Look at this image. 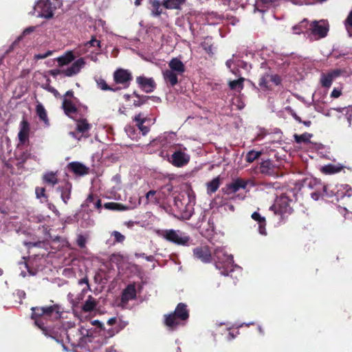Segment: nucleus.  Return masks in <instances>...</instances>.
<instances>
[{"label":"nucleus","instance_id":"45","mask_svg":"<svg viewBox=\"0 0 352 352\" xmlns=\"http://www.w3.org/2000/svg\"><path fill=\"white\" fill-rule=\"evenodd\" d=\"M43 180L45 183L54 186L58 182V179L55 173L51 172L44 175Z\"/></svg>","mask_w":352,"mask_h":352},{"label":"nucleus","instance_id":"64","mask_svg":"<svg viewBox=\"0 0 352 352\" xmlns=\"http://www.w3.org/2000/svg\"><path fill=\"white\" fill-rule=\"evenodd\" d=\"M36 194L38 198L45 197V188H36Z\"/></svg>","mask_w":352,"mask_h":352},{"label":"nucleus","instance_id":"47","mask_svg":"<svg viewBox=\"0 0 352 352\" xmlns=\"http://www.w3.org/2000/svg\"><path fill=\"white\" fill-rule=\"evenodd\" d=\"M185 197H188V192L185 194H181L178 196L175 197L174 203L175 206L177 208V210L179 211L181 209H182V207L184 206V198Z\"/></svg>","mask_w":352,"mask_h":352},{"label":"nucleus","instance_id":"5","mask_svg":"<svg viewBox=\"0 0 352 352\" xmlns=\"http://www.w3.org/2000/svg\"><path fill=\"white\" fill-rule=\"evenodd\" d=\"M323 191L326 197H335L337 201L345 197H350L352 195V189L347 184H329L323 186Z\"/></svg>","mask_w":352,"mask_h":352},{"label":"nucleus","instance_id":"46","mask_svg":"<svg viewBox=\"0 0 352 352\" xmlns=\"http://www.w3.org/2000/svg\"><path fill=\"white\" fill-rule=\"evenodd\" d=\"M341 170L340 166L333 164H328L322 167V171L326 174H333L338 173Z\"/></svg>","mask_w":352,"mask_h":352},{"label":"nucleus","instance_id":"49","mask_svg":"<svg viewBox=\"0 0 352 352\" xmlns=\"http://www.w3.org/2000/svg\"><path fill=\"white\" fill-rule=\"evenodd\" d=\"M41 87L43 88L44 89L48 91L49 92H51L52 94H53V95L56 98H58L60 96V94L58 93V91L55 88H54L53 87H52L50 85V79L49 78L46 79L45 83H43L41 85Z\"/></svg>","mask_w":352,"mask_h":352},{"label":"nucleus","instance_id":"10","mask_svg":"<svg viewBox=\"0 0 352 352\" xmlns=\"http://www.w3.org/2000/svg\"><path fill=\"white\" fill-rule=\"evenodd\" d=\"M91 129V124L85 119H80L76 121V131L69 132V135L73 138L80 140L82 138L88 136Z\"/></svg>","mask_w":352,"mask_h":352},{"label":"nucleus","instance_id":"38","mask_svg":"<svg viewBox=\"0 0 352 352\" xmlns=\"http://www.w3.org/2000/svg\"><path fill=\"white\" fill-rule=\"evenodd\" d=\"M186 0H164L163 6L166 9H179Z\"/></svg>","mask_w":352,"mask_h":352},{"label":"nucleus","instance_id":"15","mask_svg":"<svg viewBox=\"0 0 352 352\" xmlns=\"http://www.w3.org/2000/svg\"><path fill=\"white\" fill-rule=\"evenodd\" d=\"M136 82L139 87L146 93L153 92L156 87V84L153 78L138 76L136 78Z\"/></svg>","mask_w":352,"mask_h":352},{"label":"nucleus","instance_id":"23","mask_svg":"<svg viewBox=\"0 0 352 352\" xmlns=\"http://www.w3.org/2000/svg\"><path fill=\"white\" fill-rule=\"evenodd\" d=\"M30 124L28 122L23 119L20 123V131L18 134L21 142H25L29 137Z\"/></svg>","mask_w":352,"mask_h":352},{"label":"nucleus","instance_id":"35","mask_svg":"<svg viewBox=\"0 0 352 352\" xmlns=\"http://www.w3.org/2000/svg\"><path fill=\"white\" fill-rule=\"evenodd\" d=\"M75 59V56L72 51L66 52L64 55L58 57L57 61L59 65H66L72 63Z\"/></svg>","mask_w":352,"mask_h":352},{"label":"nucleus","instance_id":"30","mask_svg":"<svg viewBox=\"0 0 352 352\" xmlns=\"http://www.w3.org/2000/svg\"><path fill=\"white\" fill-rule=\"evenodd\" d=\"M125 240V236L118 231H113L111 232L110 239L106 243L109 245H114L116 243H121Z\"/></svg>","mask_w":352,"mask_h":352},{"label":"nucleus","instance_id":"57","mask_svg":"<svg viewBox=\"0 0 352 352\" xmlns=\"http://www.w3.org/2000/svg\"><path fill=\"white\" fill-rule=\"evenodd\" d=\"M311 197L313 199L316 201L318 200L320 197H326V195L323 191V187L322 188V191L316 190L315 192H313L311 194Z\"/></svg>","mask_w":352,"mask_h":352},{"label":"nucleus","instance_id":"61","mask_svg":"<svg viewBox=\"0 0 352 352\" xmlns=\"http://www.w3.org/2000/svg\"><path fill=\"white\" fill-rule=\"evenodd\" d=\"M52 54V52L50 50L47 51L45 53L43 54H38L34 55V58L36 60L38 59H43L45 58L50 56H51Z\"/></svg>","mask_w":352,"mask_h":352},{"label":"nucleus","instance_id":"40","mask_svg":"<svg viewBox=\"0 0 352 352\" xmlns=\"http://www.w3.org/2000/svg\"><path fill=\"white\" fill-rule=\"evenodd\" d=\"M244 78L240 77L237 80H230L228 83L229 87L232 90L240 91L243 88Z\"/></svg>","mask_w":352,"mask_h":352},{"label":"nucleus","instance_id":"54","mask_svg":"<svg viewBox=\"0 0 352 352\" xmlns=\"http://www.w3.org/2000/svg\"><path fill=\"white\" fill-rule=\"evenodd\" d=\"M77 329L78 330L79 333H80V336H82L83 343L87 342L88 341L89 337L91 336V331L85 327H80Z\"/></svg>","mask_w":352,"mask_h":352},{"label":"nucleus","instance_id":"59","mask_svg":"<svg viewBox=\"0 0 352 352\" xmlns=\"http://www.w3.org/2000/svg\"><path fill=\"white\" fill-rule=\"evenodd\" d=\"M78 284L79 285H82V284L85 285V287H84L82 289V293H87L89 290H90V287H89V283H88L87 278H83L79 280H78Z\"/></svg>","mask_w":352,"mask_h":352},{"label":"nucleus","instance_id":"37","mask_svg":"<svg viewBox=\"0 0 352 352\" xmlns=\"http://www.w3.org/2000/svg\"><path fill=\"white\" fill-rule=\"evenodd\" d=\"M151 6V14L153 16H159L162 13L161 3L159 0H149Z\"/></svg>","mask_w":352,"mask_h":352},{"label":"nucleus","instance_id":"33","mask_svg":"<svg viewBox=\"0 0 352 352\" xmlns=\"http://www.w3.org/2000/svg\"><path fill=\"white\" fill-rule=\"evenodd\" d=\"M146 198L148 203L157 204L162 199L159 190H150L146 194Z\"/></svg>","mask_w":352,"mask_h":352},{"label":"nucleus","instance_id":"8","mask_svg":"<svg viewBox=\"0 0 352 352\" xmlns=\"http://www.w3.org/2000/svg\"><path fill=\"white\" fill-rule=\"evenodd\" d=\"M290 202L291 201L287 197L281 195L275 199L274 204L270 206V210L274 211L275 214H278L282 217L285 214L292 212Z\"/></svg>","mask_w":352,"mask_h":352},{"label":"nucleus","instance_id":"6","mask_svg":"<svg viewBox=\"0 0 352 352\" xmlns=\"http://www.w3.org/2000/svg\"><path fill=\"white\" fill-rule=\"evenodd\" d=\"M329 31L328 23L324 20L314 21L309 23L307 36L310 40H318L325 37Z\"/></svg>","mask_w":352,"mask_h":352},{"label":"nucleus","instance_id":"56","mask_svg":"<svg viewBox=\"0 0 352 352\" xmlns=\"http://www.w3.org/2000/svg\"><path fill=\"white\" fill-rule=\"evenodd\" d=\"M86 203L87 204V206H89L91 203H93V204L94 205V207L96 208H100L101 207V201L100 199H97L96 201H94V198L92 195H89L87 200H86Z\"/></svg>","mask_w":352,"mask_h":352},{"label":"nucleus","instance_id":"51","mask_svg":"<svg viewBox=\"0 0 352 352\" xmlns=\"http://www.w3.org/2000/svg\"><path fill=\"white\" fill-rule=\"evenodd\" d=\"M345 28L349 36H352V10L349 12L347 18L344 21Z\"/></svg>","mask_w":352,"mask_h":352},{"label":"nucleus","instance_id":"3","mask_svg":"<svg viewBox=\"0 0 352 352\" xmlns=\"http://www.w3.org/2000/svg\"><path fill=\"white\" fill-rule=\"evenodd\" d=\"M158 234L166 241L180 246H189L192 241L186 232L180 230H162Z\"/></svg>","mask_w":352,"mask_h":352},{"label":"nucleus","instance_id":"22","mask_svg":"<svg viewBox=\"0 0 352 352\" xmlns=\"http://www.w3.org/2000/svg\"><path fill=\"white\" fill-rule=\"evenodd\" d=\"M170 70H173L177 74L182 75L185 72V65L178 58H172L168 63Z\"/></svg>","mask_w":352,"mask_h":352},{"label":"nucleus","instance_id":"18","mask_svg":"<svg viewBox=\"0 0 352 352\" xmlns=\"http://www.w3.org/2000/svg\"><path fill=\"white\" fill-rule=\"evenodd\" d=\"M136 298V289L135 285H129L123 291L121 297V303L122 306H125L129 300Z\"/></svg>","mask_w":352,"mask_h":352},{"label":"nucleus","instance_id":"26","mask_svg":"<svg viewBox=\"0 0 352 352\" xmlns=\"http://www.w3.org/2000/svg\"><path fill=\"white\" fill-rule=\"evenodd\" d=\"M226 66L235 75H237V72H239L238 69H235V67L248 69V64L246 63H244L241 60H235L234 58L228 60L226 62Z\"/></svg>","mask_w":352,"mask_h":352},{"label":"nucleus","instance_id":"24","mask_svg":"<svg viewBox=\"0 0 352 352\" xmlns=\"http://www.w3.org/2000/svg\"><path fill=\"white\" fill-rule=\"evenodd\" d=\"M57 192L60 194L63 201L66 204L70 199L72 185L69 183H65L61 186H58L56 189Z\"/></svg>","mask_w":352,"mask_h":352},{"label":"nucleus","instance_id":"62","mask_svg":"<svg viewBox=\"0 0 352 352\" xmlns=\"http://www.w3.org/2000/svg\"><path fill=\"white\" fill-rule=\"evenodd\" d=\"M270 82H272L276 85H278L280 83V78L276 74H274V75L270 74Z\"/></svg>","mask_w":352,"mask_h":352},{"label":"nucleus","instance_id":"41","mask_svg":"<svg viewBox=\"0 0 352 352\" xmlns=\"http://www.w3.org/2000/svg\"><path fill=\"white\" fill-rule=\"evenodd\" d=\"M313 135L309 133H304L301 135L294 134V138L296 143H309Z\"/></svg>","mask_w":352,"mask_h":352},{"label":"nucleus","instance_id":"36","mask_svg":"<svg viewBox=\"0 0 352 352\" xmlns=\"http://www.w3.org/2000/svg\"><path fill=\"white\" fill-rule=\"evenodd\" d=\"M86 293H82V292L78 295L75 296L72 293H69L67 295V299L69 302L72 304L73 307H76L78 306L80 302L83 300L85 294Z\"/></svg>","mask_w":352,"mask_h":352},{"label":"nucleus","instance_id":"42","mask_svg":"<svg viewBox=\"0 0 352 352\" xmlns=\"http://www.w3.org/2000/svg\"><path fill=\"white\" fill-rule=\"evenodd\" d=\"M173 189V186L170 183H168L160 188V194L162 199L170 195Z\"/></svg>","mask_w":352,"mask_h":352},{"label":"nucleus","instance_id":"25","mask_svg":"<svg viewBox=\"0 0 352 352\" xmlns=\"http://www.w3.org/2000/svg\"><path fill=\"white\" fill-rule=\"evenodd\" d=\"M278 0H256L255 10L261 12H265L269 8L274 6Z\"/></svg>","mask_w":352,"mask_h":352},{"label":"nucleus","instance_id":"13","mask_svg":"<svg viewBox=\"0 0 352 352\" xmlns=\"http://www.w3.org/2000/svg\"><path fill=\"white\" fill-rule=\"evenodd\" d=\"M114 80L118 84H122L125 87H128L132 79L131 74L126 69H119L114 72Z\"/></svg>","mask_w":352,"mask_h":352},{"label":"nucleus","instance_id":"29","mask_svg":"<svg viewBox=\"0 0 352 352\" xmlns=\"http://www.w3.org/2000/svg\"><path fill=\"white\" fill-rule=\"evenodd\" d=\"M247 184V181L241 179H237L228 186V189L229 190V192L234 193L241 188L245 189Z\"/></svg>","mask_w":352,"mask_h":352},{"label":"nucleus","instance_id":"7","mask_svg":"<svg viewBox=\"0 0 352 352\" xmlns=\"http://www.w3.org/2000/svg\"><path fill=\"white\" fill-rule=\"evenodd\" d=\"M168 161L174 166L183 167L190 161V155L186 153L185 147H175L173 154L168 157Z\"/></svg>","mask_w":352,"mask_h":352},{"label":"nucleus","instance_id":"48","mask_svg":"<svg viewBox=\"0 0 352 352\" xmlns=\"http://www.w3.org/2000/svg\"><path fill=\"white\" fill-rule=\"evenodd\" d=\"M126 325V323H123L120 324L119 327H116L115 328H110L106 331L107 332L104 333V336L109 338H111L120 332V331H121Z\"/></svg>","mask_w":352,"mask_h":352},{"label":"nucleus","instance_id":"50","mask_svg":"<svg viewBox=\"0 0 352 352\" xmlns=\"http://www.w3.org/2000/svg\"><path fill=\"white\" fill-rule=\"evenodd\" d=\"M133 94L137 98V99L134 100L133 102V105L135 107H140V106L142 105L143 104L146 103V102L149 98V96H140V95L137 94L135 92H134Z\"/></svg>","mask_w":352,"mask_h":352},{"label":"nucleus","instance_id":"1","mask_svg":"<svg viewBox=\"0 0 352 352\" xmlns=\"http://www.w3.org/2000/svg\"><path fill=\"white\" fill-rule=\"evenodd\" d=\"M62 307L58 304L46 307H32V319L34 324L47 336L54 339L57 342L63 343V338L66 332L75 330V323L67 321L63 324L61 327L50 328L47 325L48 320H57L61 317Z\"/></svg>","mask_w":352,"mask_h":352},{"label":"nucleus","instance_id":"9","mask_svg":"<svg viewBox=\"0 0 352 352\" xmlns=\"http://www.w3.org/2000/svg\"><path fill=\"white\" fill-rule=\"evenodd\" d=\"M56 8L52 6L50 0H38L34 6V12L38 17L50 19L54 16V11Z\"/></svg>","mask_w":352,"mask_h":352},{"label":"nucleus","instance_id":"19","mask_svg":"<svg viewBox=\"0 0 352 352\" xmlns=\"http://www.w3.org/2000/svg\"><path fill=\"white\" fill-rule=\"evenodd\" d=\"M65 338L72 346H78L84 344L80 333H79L77 329L72 330L70 332H66Z\"/></svg>","mask_w":352,"mask_h":352},{"label":"nucleus","instance_id":"14","mask_svg":"<svg viewBox=\"0 0 352 352\" xmlns=\"http://www.w3.org/2000/svg\"><path fill=\"white\" fill-rule=\"evenodd\" d=\"M133 121L135 123V126L138 127L140 132L142 135H146L150 131V126L145 124L149 122V119L145 117L142 113L135 116Z\"/></svg>","mask_w":352,"mask_h":352},{"label":"nucleus","instance_id":"39","mask_svg":"<svg viewBox=\"0 0 352 352\" xmlns=\"http://www.w3.org/2000/svg\"><path fill=\"white\" fill-rule=\"evenodd\" d=\"M207 192L208 194H212L215 192L220 186V179L219 177H217L214 178L210 182H208L207 184Z\"/></svg>","mask_w":352,"mask_h":352},{"label":"nucleus","instance_id":"58","mask_svg":"<svg viewBox=\"0 0 352 352\" xmlns=\"http://www.w3.org/2000/svg\"><path fill=\"white\" fill-rule=\"evenodd\" d=\"M76 243L80 248H83L86 245L87 238L82 234H79L77 237Z\"/></svg>","mask_w":352,"mask_h":352},{"label":"nucleus","instance_id":"20","mask_svg":"<svg viewBox=\"0 0 352 352\" xmlns=\"http://www.w3.org/2000/svg\"><path fill=\"white\" fill-rule=\"evenodd\" d=\"M340 74V70H333L328 74H322L321 76V84L324 87H330L333 80L336 78L338 76H339Z\"/></svg>","mask_w":352,"mask_h":352},{"label":"nucleus","instance_id":"31","mask_svg":"<svg viewBox=\"0 0 352 352\" xmlns=\"http://www.w3.org/2000/svg\"><path fill=\"white\" fill-rule=\"evenodd\" d=\"M97 304V300L91 296H89L85 303L82 305V309L85 312L92 311L96 307Z\"/></svg>","mask_w":352,"mask_h":352},{"label":"nucleus","instance_id":"16","mask_svg":"<svg viewBox=\"0 0 352 352\" xmlns=\"http://www.w3.org/2000/svg\"><path fill=\"white\" fill-rule=\"evenodd\" d=\"M77 100H72L70 98H63L62 107L67 116L76 119L77 109L75 102Z\"/></svg>","mask_w":352,"mask_h":352},{"label":"nucleus","instance_id":"53","mask_svg":"<svg viewBox=\"0 0 352 352\" xmlns=\"http://www.w3.org/2000/svg\"><path fill=\"white\" fill-rule=\"evenodd\" d=\"M98 87L102 90H112L113 91H117L118 88H111L109 87L106 82V81L102 78H98L96 80Z\"/></svg>","mask_w":352,"mask_h":352},{"label":"nucleus","instance_id":"52","mask_svg":"<svg viewBox=\"0 0 352 352\" xmlns=\"http://www.w3.org/2000/svg\"><path fill=\"white\" fill-rule=\"evenodd\" d=\"M261 153L260 151H250L246 155V161L249 163L253 162L255 160L258 158Z\"/></svg>","mask_w":352,"mask_h":352},{"label":"nucleus","instance_id":"32","mask_svg":"<svg viewBox=\"0 0 352 352\" xmlns=\"http://www.w3.org/2000/svg\"><path fill=\"white\" fill-rule=\"evenodd\" d=\"M36 112L39 119L42 120L46 126H49V120L46 110L41 103H38L36 106Z\"/></svg>","mask_w":352,"mask_h":352},{"label":"nucleus","instance_id":"34","mask_svg":"<svg viewBox=\"0 0 352 352\" xmlns=\"http://www.w3.org/2000/svg\"><path fill=\"white\" fill-rule=\"evenodd\" d=\"M309 21L307 19H303L298 24L292 27L294 34H299L305 33L307 34Z\"/></svg>","mask_w":352,"mask_h":352},{"label":"nucleus","instance_id":"43","mask_svg":"<svg viewBox=\"0 0 352 352\" xmlns=\"http://www.w3.org/2000/svg\"><path fill=\"white\" fill-rule=\"evenodd\" d=\"M124 130L128 137L131 140H137L139 138V133L134 126L129 124L126 126Z\"/></svg>","mask_w":352,"mask_h":352},{"label":"nucleus","instance_id":"12","mask_svg":"<svg viewBox=\"0 0 352 352\" xmlns=\"http://www.w3.org/2000/svg\"><path fill=\"white\" fill-rule=\"evenodd\" d=\"M85 65V61L83 58H80L76 61H74L71 66L67 67L66 69H63L61 70V74H63L65 76L71 77L78 74L82 68H83Z\"/></svg>","mask_w":352,"mask_h":352},{"label":"nucleus","instance_id":"55","mask_svg":"<svg viewBox=\"0 0 352 352\" xmlns=\"http://www.w3.org/2000/svg\"><path fill=\"white\" fill-rule=\"evenodd\" d=\"M270 82V74H266L261 78L260 82H259V85L261 87L268 88Z\"/></svg>","mask_w":352,"mask_h":352},{"label":"nucleus","instance_id":"4","mask_svg":"<svg viewBox=\"0 0 352 352\" xmlns=\"http://www.w3.org/2000/svg\"><path fill=\"white\" fill-rule=\"evenodd\" d=\"M189 317L186 305L180 302L173 313L165 316V324L170 329H175L181 324V321L186 320Z\"/></svg>","mask_w":352,"mask_h":352},{"label":"nucleus","instance_id":"27","mask_svg":"<svg viewBox=\"0 0 352 352\" xmlns=\"http://www.w3.org/2000/svg\"><path fill=\"white\" fill-rule=\"evenodd\" d=\"M252 218L258 223L259 233L261 235H264V236L266 235L267 234L266 228H265L266 222H265V217H261L258 212H254L252 214Z\"/></svg>","mask_w":352,"mask_h":352},{"label":"nucleus","instance_id":"21","mask_svg":"<svg viewBox=\"0 0 352 352\" xmlns=\"http://www.w3.org/2000/svg\"><path fill=\"white\" fill-rule=\"evenodd\" d=\"M163 78L166 83L174 87L178 82V76H181L173 70L166 69L162 72Z\"/></svg>","mask_w":352,"mask_h":352},{"label":"nucleus","instance_id":"28","mask_svg":"<svg viewBox=\"0 0 352 352\" xmlns=\"http://www.w3.org/2000/svg\"><path fill=\"white\" fill-rule=\"evenodd\" d=\"M69 168L74 173L80 175H86L88 173V168H87L82 164L77 162H71L69 164Z\"/></svg>","mask_w":352,"mask_h":352},{"label":"nucleus","instance_id":"17","mask_svg":"<svg viewBox=\"0 0 352 352\" xmlns=\"http://www.w3.org/2000/svg\"><path fill=\"white\" fill-rule=\"evenodd\" d=\"M193 254L195 258L204 263H209L212 259L211 253L209 249L206 246L195 248L193 250Z\"/></svg>","mask_w":352,"mask_h":352},{"label":"nucleus","instance_id":"63","mask_svg":"<svg viewBox=\"0 0 352 352\" xmlns=\"http://www.w3.org/2000/svg\"><path fill=\"white\" fill-rule=\"evenodd\" d=\"M314 109L319 113H322V112L324 111V107L322 106L319 101L314 102Z\"/></svg>","mask_w":352,"mask_h":352},{"label":"nucleus","instance_id":"11","mask_svg":"<svg viewBox=\"0 0 352 352\" xmlns=\"http://www.w3.org/2000/svg\"><path fill=\"white\" fill-rule=\"evenodd\" d=\"M184 206L182 209L179 210L183 218L188 219L193 214L194 205H195V197L191 195L190 192H188V197H185Z\"/></svg>","mask_w":352,"mask_h":352},{"label":"nucleus","instance_id":"2","mask_svg":"<svg viewBox=\"0 0 352 352\" xmlns=\"http://www.w3.org/2000/svg\"><path fill=\"white\" fill-rule=\"evenodd\" d=\"M213 260L215 267L223 276H233V273L241 274V268L234 263L233 256L228 253L225 247L218 246L213 250Z\"/></svg>","mask_w":352,"mask_h":352},{"label":"nucleus","instance_id":"44","mask_svg":"<svg viewBox=\"0 0 352 352\" xmlns=\"http://www.w3.org/2000/svg\"><path fill=\"white\" fill-rule=\"evenodd\" d=\"M95 46L100 48V42L96 38H92L85 44V45L80 49V52L82 54L87 53L89 51V47Z\"/></svg>","mask_w":352,"mask_h":352},{"label":"nucleus","instance_id":"60","mask_svg":"<svg viewBox=\"0 0 352 352\" xmlns=\"http://www.w3.org/2000/svg\"><path fill=\"white\" fill-rule=\"evenodd\" d=\"M104 206L106 209L116 210H120V204H116V203L109 202V203H106Z\"/></svg>","mask_w":352,"mask_h":352}]
</instances>
